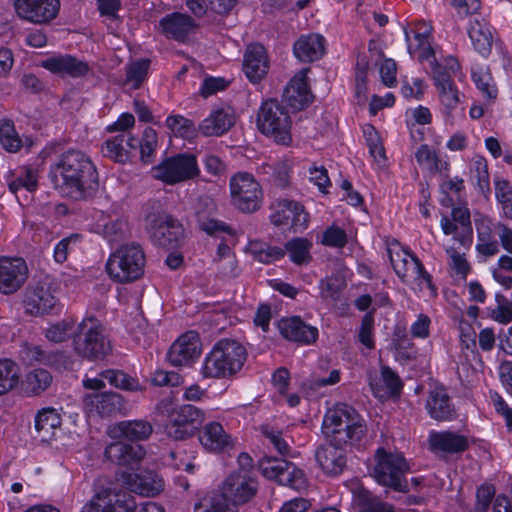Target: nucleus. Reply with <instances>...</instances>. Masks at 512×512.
<instances>
[{
    "label": "nucleus",
    "mask_w": 512,
    "mask_h": 512,
    "mask_svg": "<svg viewBox=\"0 0 512 512\" xmlns=\"http://www.w3.org/2000/svg\"><path fill=\"white\" fill-rule=\"evenodd\" d=\"M50 175L57 186L74 200L90 196L98 187V173L90 158L81 151L64 153L51 166Z\"/></svg>",
    "instance_id": "1"
},
{
    "label": "nucleus",
    "mask_w": 512,
    "mask_h": 512,
    "mask_svg": "<svg viewBox=\"0 0 512 512\" xmlns=\"http://www.w3.org/2000/svg\"><path fill=\"white\" fill-rule=\"evenodd\" d=\"M322 430L332 443L346 445L360 442L366 427L356 409L347 404H337L326 412Z\"/></svg>",
    "instance_id": "2"
},
{
    "label": "nucleus",
    "mask_w": 512,
    "mask_h": 512,
    "mask_svg": "<svg viewBox=\"0 0 512 512\" xmlns=\"http://www.w3.org/2000/svg\"><path fill=\"white\" fill-rule=\"evenodd\" d=\"M246 360V350L235 340L218 341L205 357L201 373L205 378H222L238 372Z\"/></svg>",
    "instance_id": "3"
},
{
    "label": "nucleus",
    "mask_w": 512,
    "mask_h": 512,
    "mask_svg": "<svg viewBox=\"0 0 512 512\" xmlns=\"http://www.w3.org/2000/svg\"><path fill=\"white\" fill-rule=\"evenodd\" d=\"M146 257L142 246L131 242L118 247L108 258L106 271L118 283H130L144 274Z\"/></svg>",
    "instance_id": "4"
},
{
    "label": "nucleus",
    "mask_w": 512,
    "mask_h": 512,
    "mask_svg": "<svg viewBox=\"0 0 512 512\" xmlns=\"http://www.w3.org/2000/svg\"><path fill=\"white\" fill-rule=\"evenodd\" d=\"M73 348L80 357L90 361L102 360L111 351L101 324L94 317L83 319L73 335Z\"/></svg>",
    "instance_id": "5"
},
{
    "label": "nucleus",
    "mask_w": 512,
    "mask_h": 512,
    "mask_svg": "<svg viewBox=\"0 0 512 512\" xmlns=\"http://www.w3.org/2000/svg\"><path fill=\"white\" fill-rule=\"evenodd\" d=\"M375 456L373 476L376 482L397 492H408L406 474L409 465L404 456L401 453L387 452L383 448H379Z\"/></svg>",
    "instance_id": "6"
},
{
    "label": "nucleus",
    "mask_w": 512,
    "mask_h": 512,
    "mask_svg": "<svg viewBox=\"0 0 512 512\" xmlns=\"http://www.w3.org/2000/svg\"><path fill=\"white\" fill-rule=\"evenodd\" d=\"M257 127L278 144L289 145L292 141L290 115L277 100L262 103L257 114Z\"/></svg>",
    "instance_id": "7"
},
{
    "label": "nucleus",
    "mask_w": 512,
    "mask_h": 512,
    "mask_svg": "<svg viewBox=\"0 0 512 512\" xmlns=\"http://www.w3.org/2000/svg\"><path fill=\"white\" fill-rule=\"evenodd\" d=\"M391 265L396 275L407 285L416 284L419 290H433L430 274L424 269L421 261L408 249L398 245L387 250Z\"/></svg>",
    "instance_id": "8"
},
{
    "label": "nucleus",
    "mask_w": 512,
    "mask_h": 512,
    "mask_svg": "<svg viewBox=\"0 0 512 512\" xmlns=\"http://www.w3.org/2000/svg\"><path fill=\"white\" fill-rule=\"evenodd\" d=\"M152 177L167 185H175L195 179L200 175L197 157L191 153H178L154 166Z\"/></svg>",
    "instance_id": "9"
},
{
    "label": "nucleus",
    "mask_w": 512,
    "mask_h": 512,
    "mask_svg": "<svg viewBox=\"0 0 512 512\" xmlns=\"http://www.w3.org/2000/svg\"><path fill=\"white\" fill-rule=\"evenodd\" d=\"M231 202L234 207L245 213L258 210L262 203V189L249 173L242 172L230 179Z\"/></svg>",
    "instance_id": "10"
},
{
    "label": "nucleus",
    "mask_w": 512,
    "mask_h": 512,
    "mask_svg": "<svg viewBox=\"0 0 512 512\" xmlns=\"http://www.w3.org/2000/svg\"><path fill=\"white\" fill-rule=\"evenodd\" d=\"M204 412L191 404L175 406L168 416L165 432L174 440H183L193 435L204 420Z\"/></svg>",
    "instance_id": "11"
},
{
    "label": "nucleus",
    "mask_w": 512,
    "mask_h": 512,
    "mask_svg": "<svg viewBox=\"0 0 512 512\" xmlns=\"http://www.w3.org/2000/svg\"><path fill=\"white\" fill-rule=\"evenodd\" d=\"M271 209L272 224L280 227L283 231L301 233L308 227V213L304 210L303 205L296 201L279 199L271 205Z\"/></svg>",
    "instance_id": "12"
},
{
    "label": "nucleus",
    "mask_w": 512,
    "mask_h": 512,
    "mask_svg": "<svg viewBox=\"0 0 512 512\" xmlns=\"http://www.w3.org/2000/svg\"><path fill=\"white\" fill-rule=\"evenodd\" d=\"M259 468L263 476L275 480L280 485L289 486L295 490L306 486V478L301 469L285 459L267 457L260 461Z\"/></svg>",
    "instance_id": "13"
},
{
    "label": "nucleus",
    "mask_w": 512,
    "mask_h": 512,
    "mask_svg": "<svg viewBox=\"0 0 512 512\" xmlns=\"http://www.w3.org/2000/svg\"><path fill=\"white\" fill-rule=\"evenodd\" d=\"M257 492V482L251 473L232 472L223 482L220 494L236 509L249 502Z\"/></svg>",
    "instance_id": "14"
},
{
    "label": "nucleus",
    "mask_w": 512,
    "mask_h": 512,
    "mask_svg": "<svg viewBox=\"0 0 512 512\" xmlns=\"http://www.w3.org/2000/svg\"><path fill=\"white\" fill-rule=\"evenodd\" d=\"M135 498L122 490H103L97 493L81 512H134Z\"/></svg>",
    "instance_id": "15"
},
{
    "label": "nucleus",
    "mask_w": 512,
    "mask_h": 512,
    "mask_svg": "<svg viewBox=\"0 0 512 512\" xmlns=\"http://www.w3.org/2000/svg\"><path fill=\"white\" fill-rule=\"evenodd\" d=\"M157 29L168 40L186 43L197 33L199 25L187 13L171 12L159 20Z\"/></svg>",
    "instance_id": "16"
},
{
    "label": "nucleus",
    "mask_w": 512,
    "mask_h": 512,
    "mask_svg": "<svg viewBox=\"0 0 512 512\" xmlns=\"http://www.w3.org/2000/svg\"><path fill=\"white\" fill-rule=\"evenodd\" d=\"M118 481L128 491L141 496L154 497L164 489L162 477L149 469L124 471L119 475Z\"/></svg>",
    "instance_id": "17"
},
{
    "label": "nucleus",
    "mask_w": 512,
    "mask_h": 512,
    "mask_svg": "<svg viewBox=\"0 0 512 512\" xmlns=\"http://www.w3.org/2000/svg\"><path fill=\"white\" fill-rule=\"evenodd\" d=\"M58 304V298L54 294L51 283L47 281L27 289L24 306L26 312L33 316H42L52 312Z\"/></svg>",
    "instance_id": "18"
},
{
    "label": "nucleus",
    "mask_w": 512,
    "mask_h": 512,
    "mask_svg": "<svg viewBox=\"0 0 512 512\" xmlns=\"http://www.w3.org/2000/svg\"><path fill=\"white\" fill-rule=\"evenodd\" d=\"M85 409L102 418L112 417L125 410L124 398L116 392H93L83 397Z\"/></svg>",
    "instance_id": "19"
},
{
    "label": "nucleus",
    "mask_w": 512,
    "mask_h": 512,
    "mask_svg": "<svg viewBox=\"0 0 512 512\" xmlns=\"http://www.w3.org/2000/svg\"><path fill=\"white\" fill-rule=\"evenodd\" d=\"M17 14L33 23H45L54 19L59 11V0H15Z\"/></svg>",
    "instance_id": "20"
},
{
    "label": "nucleus",
    "mask_w": 512,
    "mask_h": 512,
    "mask_svg": "<svg viewBox=\"0 0 512 512\" xmlns=\"http://www.w3.org/2000/svg\"><path fill=\"white\" fill-rule=\"evenodd\" d=\"M28 268L22 258H0V292L12 294L26 281Z\"/></svg>",
    "instance_id": "21"
},
{
    "label": "nucleus",
    "mask_w": 512,
    "mask_h": 512,
    "mask_svg": "<svg viewBox=\"0 0 512 512\" xmlns=\"http://www.w3.org/2000/svg\"><path fill=\"white\" fill-rule=\"evenodd\" d=\"M152 240L159 246L173 249L184 238V228L170 216L155 218L149 229Z\"/></svg>",
    "instance_id": "22"
},
{
    "label": "nucleus",
    "mask_w": 512,
    "mask_h": 512,
    "mask_svg": "<svg viewBox=\"0 0 512 512\" xmlns=\"http://www.w3.org/2000/svg\"><path fill=\"white\" fill-rule=\"evenodd\" d=\"M198 334L189 331L181 335L170 347L167 358L176 367L190 365L200 355Z\"/></svg>",
    "instance_id": "23"
},
{
    "label": "nucleus",
    "mask_w": 512,
    "mask_h": 512,
    "mask_svg": "<svg viewBox=\"0 0 512 512\" xmlns=\"http://www.w3.org/2000/svg\"><path fill=\"white\" fill-rule=\"evenodd\" d=\"M345 445L332 443L319 446L315 451V459L322 471L329 476L341 474L346 467Z\"/></svg>",
    "instance_id": "24"
},
{
    "label": "nucleus",
    "mask_w": 512,
    "mask_h": 512,
    "mask_svg": "<svg viewBox=\"0 0 512 512\" xmlns=\"http://www.w3.org/2000/svg\"><path fill=\"white\" fill-rule=\"evenodd\" d=\"M40 66L62 77L78 78L85 76L89 71V66L86 62L70 54L53 55L42 60Z\"/></svg>",
    "instance_id": "25"
},
{
    "label": "nucleus",
    "mask_w": 512,
    "mask_h": 512,
    "mask_svg": "<svg viewBox=\"0 0 512 512\" xmlns=\"http://www.w3.org/2000/svg\"><path fill=\"white\" fill-rule=\"evenodd\" d=\"M458 63L455 60L449 62V70L441 65H436L433 69L434 84L438 90L439 98L447 110L454 109L459 103V93L453 80L451 71H455Z\"/></svg>",
    "instance_id": "26"
},
{
    "label": "nucleus",
    "mask_w": 512,
    "mask_h": 512,
    "mask_svg": "<svg viewBox=\"0 0 512 512\" xmlns=\"http://www.w3.org/2000/svg\"><path fill=\"white\" fill-rule=\"evenodd\" d=\"M428 445L434 454H459L468 449L469 440L466 436L452 431H431Z\"/></svg>",
    "instance_id": "27"
},
{
    "label": "nucleus",
    "mask_w": 512,
    "mask_h": 512,
    "mask_svg": "<svg viewBox=\"0 0 512 512\" xmlns=\"http://www.w3.org/2000/svg\"><path fill=\"white\" fill-rule=\"evenodd\" d=\"M278 327L285 339L299 344L310 345L318 338V329L305 323L300 317L281 319Z\"/></svg>",
    "instance_id": "28"
},
{
    "label": "nucleus",
    "mask_w": 512,
    "mask_h": 512,
    "mask_svg": "<svg viewBox=\"0 0 512 512\" xmlns=\"http://www.w3.org/2000/svg\"><path fill=\"white\" fill-rule=\"evenodd\" d=\"M201 445L210 452H225L234 447V440L218 422H209L199 435Z\"/></svg>",
    "instance_id": "29"
},
{
    "label": "nucleus",
    "mask_w": 512,
    "mask_h": 512,
    "mask_svg": "<svg viewBox=\"0 0 512 512\" xmlns=\"http://www.w3.org/2000/svg\"><path fill=\"white\" fill-rule=\"evenodd\" d=\"M268 59L266 50L261 44L249 45L243 61V71L247 78L253 82H259L268 72Z\"/></svg>",
    "instance_id": "30"
},
{
    "label": "nucleus",
    "mask_w": 512,
    "mask_h": 512,
    "mask_svg": "<svg viewBox=\"0 0 512 512\" xmlns=\"http://www.w3.org/2000/svg\"><path fill=\"white\" fill-rule=\"evenodd\" d=\"M105 457L119 466L139 464L145 456V450L140 445L125 442H113L105 449Z\"/></svg>",
    "instance_id": "31"
},
{
    "label": "nucleus",
    "mask_w": 512,
    "mask_h": 512,
    "mask_svg": "<svg viewBox=\"0 0 512 512\" xmlns=\"http://www.w3.org/2000/svg\"><path fill=\"white\" fill-rule=\"evenodd\" d=\"M468 35L474 49L480 55L483 57L490 55L494 42V30L484 18L476 16L471 20Z\"/></svg>",
    "instance_id": "32"
},
{
    "label": "nucleus",
    "mask_w": 512,
    "mask_h": 512,
    "mask_svg": "<svg viewBox=\"0 0 512 512\" xmlns=\"http://www.w3.org/2000/svg\"><path fill=\"white\" fill-rule=\"evenodd\" d=\"M283 101L294 110H302L311 102V93L304 72L298 73L290 80L284 89Z\"/></svg>",
    "instance_id": "33"
},
{
    "label": "nucleus",
    "mask_w": 512,
    "mask_h": 512,
    "mask_svg": "<svg viewBox=\"0 0 512 512\" xmlns=\"http://www.w3.org/2000/svg\"><path fill=\"white\" fill-rule=\"evenodd\" d=\"M326 40L318 33L302 35L293 46L294 55L302 62H313L325 54Z\"/></svg>",
    "instance_id": "34"
},
{
    "label": "nucleus",
    "mask_w": 512,
    "mask_h": 512,
    "mask_svg": "<svg viewBox=\"0 0 512 512\" xmlns=\"http://www.w3.org/2000/svg\"><path fill=\"white\" fill-rule=\"evenodd\" d=\"M426 409L428 414L437 421L451 420L455 415L454 405L443 387H436L429 391Z\"/></svg>",
    "instance_id": "35"
},
{
    "label": "nucleus",
    "mask_w": 512,
    "mask_h": 512,
    "mask_svg": "<svg viewBox=\"0 0 512 512\" xmlns=\"http://www.w3.org/2000/svg\"><path fill=\"white\" fill-rule=\"evenodd\" d=\"M138 139L130 134L122 133L104 142L102 152L105 157L118 163H126L130 158V150H136Z\"/></svg>",
    "instance_id": "36"
},
{
    "label": "nucleus",
    "mask_w": 512,
    "mask_h": 512,
    "mask_svg": "<svg viewBox=\"0 0 512 512\" xmlns=\"http://www.w3.org/2000/svg\"><path fill=\"white\" fill-rule=\"evenodd\" d=\"M235 123L232 112L226 109L213 110L200 124L199 131L203 136H221Z\"/></svg>",
    "instance_id": "37"
},
{
    "label": "nucleus",
    "mask_w": 512,
    "mask_h": 512,
    "mask_svg": "<svg viewBox=\"0 0 512 512\" xmlns=\"http://www.w3.org/2000/svg\"><path fill=\"white\" fill-rule=\"evenodd\" d=\"M61 426V417L54 408H44L35 418L37 437L42 442L52 440Z\"/></svg>",
    "instance_id": "38"
},
{
    "label": "nucleus",
    "mask_w": 512,
    "mask_h": 512,
    "mask_svg": "<svg viewBox=\"0 0 512 512\" xmlns=\"http://www.w3.org/2000/svg\"><path fill=\"white\" fill-rule=\"evenodd\" d=\"M115 430L129 441H145L153 433L152 424L145 419L124 420L116 424Z\"/></svg>",
    "instance_id": "39"
},
{
    "label": "nucleus",
    "mask_w": 512,
    "mask_h": 512,
    "mask_svg": "<svg viewBox=\"0 0 512 512\" xmlns=\"http://www.w3.org/2000/svg\"><path fill=\"white\" fill-rule=\"evenodd\" d=\"M99 376L105 379L111 386L124 391H140L142 387L137 379L118 369L101 371Z\"/></svg>",
    "instance_id": "40"
},
{
    "label": "nucleus",
    "mask_w": 512,
    "mask_h": 512,
    "mask_svg": "<svg viewBox=\"0 0 512 512\" xmlns=\"http://www.w3.org/2000/svg\"><path fill=\"white\" fill-rule=\"evenodd\" d=\"M194 512H238V509L229 504L223 495L214 493L195 503Z\"/></svg>",
    "instance_id": "41"
},
{
    "label": "nucleus",
    "mask_w": 512,
    "mask_h": 512,
    "mask_svg": "<svg viewBox=\"0 0 512 512\" xmlns=\"http://www.w3.org/2000/svg\"><path fill=\"white\" fill-rule=\"evenodd\" d=\"M0 143L9 153H16L24 146L11 120L4 119L0 122Z\"/></svg>",
    "instance_id": "42"
},
{
    "label": "nucleus",
    "mask_w": 512,
    "mask_h": 512,
    "mask_svg": "<svg viewBox=\"0 0 512 512\" xmlns=\"http://www.w3.org/2000/svg\"><path fill=\"white\" fill-rule=\"evenodd\" d=\"M18 381V365L10 359H0V395L12 390L18 384Z\"/></svg>",
    "instance_id": "43"
},
{
    "label": "nucleus",
    "mask_w": 512,
    "mask_h": 512,
    "mask_svg": "<svg viewBox=\"0 0 512 512\" xmlns=\"http://www.w3.org/2000/svg\"><path fill=\"white\" fill-rule=\"evenodd\" d=\"M431 30V26L425 22L418 23L417 30L414 32V41L416 42L415 45L411 42L409 32L405 30V38L408 44V51L411 55L416 51H422L421 56L431 52L430 44L428 41Z\"/></svg>",
    "instance_id": "44"
},
{
    "label": "nucleus",
    "mask_w": 512,
    "mask_h": 512,
    "mask_svg": "<svg viewBox=\"0 0 512 512\" xmlns=\"http://www.w3.org/2000/svg\"><path fill=\"white\" fill-rule=\"evenodd\" d=\"M158 146V137L156 131L151 127H146L142 137L138 139L140 149V159L144 163H151L154 160L156 149Z\"/></svg>",
    "instance_id": "45"
},
{
    "label": "nucleus",
    "mask_w": 512,
    "mask_h": 512,
    "mask_svg": "<svg viewBox=\"0 0 512 512\" xmlns=\"http://www.w3.org/2000/svg\"><path fill=\"white\" fill-rule=\"evenodd\" d=\"M312 244L305 238H294L285 245L290 259L295 264H303L310 260V248Z\"/></svg>",
    "instance_id": "46"
},
{
    "label": "nucleus",
    "mask_w": 512,
    "mask_h": 512,
    "mask_svg": "<svg viewBox=\"0 0 512 512\" xmlns=\"http://www.w3.org/2000/svg\"><path fill=\"white\" fill-rule=\"evenodd\" d=\"M168 128L179 137L192 139L196 136L197 129L190 119L181 115H172L166 119Z\"/></svg>",
    "instance_id": "47"
},
{
    "label": "nucleus",
    "mask_w": 512,
    "mask_h": 512,
    "mask_svg": "<svg viewBox=\"0 0 512 512\" xmlns=\"http://www.w3.org/2000/svg\"><path fill=\"white\" fill-rule=\"evenodd\" d=\"M471 179L483 195L486 196L490 192L488 167L484 158L474 159L471 167Z\"/></svg>",
    "instance_id": "48"
},
{
    "label": "nucleus",
    "mask_w": 512,
    "mask_h": 512,
    "mask_svg": "<svg viewBox=\"0 0 512 512\" xmlns=\"http://www.w3.org/2000/svg\"><path fill=\"white\" fill-rule=\"evenodd\" d=\"M319 242L327 247L342 249L348 243V235L344 229L333 224L322 232Z\"/></svg>",
    "instance_id": "49"
},
{
    "label": "nucleus",
    "mask_w": 512,
    "mask_h": 512,
    "mask_svg": "<svg viewBox=\"0 0 512 512\" xmlns=\"http://www.w3.org/2000/svg\"><path fill=\"white\" fill-rule=\"evenodd\" d=\"M52 382L50 372L45 369H34L26 378L27 390L34 395H39L45 391Z\"/></svg>",
    "instance_id": "50"
},
{
    "label": "nucleus",
    "mask_w": 512,
    "mask_h": 512,
    "mask_svg": "<svg viewBox=\"0 0 512 512\" xmlns=\"http://www.w3.org/2000/svg\"><path fill=\"white\" fill-rule=\"evenodd\" d=\"M150 61L141 59L126 65V83H130L134 89H138L146 79Z\"/></svg>",
    "instance_id": "51"
},
{
    "label": "nucleus",
    "mask_w": 512,
    "mask_h": 512,
    "mask_svg": "<svg viewBox=\"0 0 512 512\" xmlns=\"http://www.w3.org/2000/svg\"><path fill=\"white\" fill-rule=\"evenodd\" d=\"M496 199L501 204L503 213L512 219V186L505 179L495 180Z\"/></svg>",
    "instance_id": "52"
},
{
    "label": "nucleus",
    "mask_w": 512,
    "mask_h": 512,
    "mask_svg": "<svg viewBox=\"0 0 512 512\" xmlns=\"http://www.w3.org/2000/svg\"><path fill=\"white\" fill-rule=\"evenodd\" d=\"M358 512H394V508L363 491L358 496Z\"/></svg>",
    "instance_id": "53"
},
{
    "label": "nucleus",
    "mask_w": 512,
    "mask_h": 512,
    "mask_svg": "<svg viewBox=\"0 0 512 512\" xmlns=\"http://www.w3.org/2000/svg\"><path fill=\"white\" fill-rule=\"evenodd\" d=\"M493 278L505 288L512 286V256L502 255L497 261V267L492 270Z\"/></svg>",
    "instance_id": "54"
},
{
    "label": "nucleus",
    "mask_w": 512,
    "mask_h": 512,
    "mask_svg": "<svg viewBox=\"0 0 512 512\" xmlns=\"http://www.w3.org/2000/svg\"><path fill=\"white\" fill-rule=\"evenodd\" d=\"M250 250L255 258L262 263H271L282 258L284 250L278 247H270L263 243H251Z\"/></svg>",
    "instance_id": "55"
},
{
    "label": "nucleus",
    "mask_w": 512,
    "mask_h": 512,
    "mask_svg": "<svg viewBox=\"0 0 512 512\" xmlns=\"http://www.w3.org/2000/svg\"><path fill=\"white\" fill-rule=\"evenodd\" d=\"M73 321L64 319L49 326L45 331L46 338L54 343H61L68 339L73 331Z\"/></svg>",
    "instance_id": "56"
},
{
    "label": "nucleus",
    "mask_w": 512,
    "mask_h": 512,
    "mask_svg": "<svg viewBox=\"0 0 512 512\" xmlns=\"http://www.w3.org/2000/svg\"><path fill=\"white\" fill-rule=\"evenodd\" d=\"M396 360L406 363L416 358L417 351L414 343L405 335L398 337L394 342Z\"/></svg>",
    "instance_id": "57"
},
{
    "label": "nucleus",
    "mask_w": 512,
    "mask_h": 512,
    "mask_svg": "<svg viewBox=\"0 0 512 512\" xmlns=\"http://www.w3.org/2000/svg\"><path fill=\"white\" fill-rule=\"evenodd\" d=\"M344 285L336 278H325L319 282L320 295L325 300L337 301Z\"/></svg>",
    "instance_id": "58"
},
{
    "label": "nucleus",
    "mask_w": 512,
    "mask_h": 512,
    "mask_svg": "<svg viewBox=\"0 0 512 512\" xmlns=\"http://www.w3.org/2000/svg\"><path fill=\"white\" fill-rule=\"evenodd\" d=\"M373 329L374 317L371 313H367L362 318L358 340L368 349L374 348Z\"/></svg>",
    "instance_id": "59"
},
{
    "label": "nucleus",
    "mask_w": 512,
    "mask_h": 512,
    "mask_svg": "<svg viewBox=\"0 0 512 512\" xmlns=\"http://www.w3.org/2000/svg\"><path fill=\"white\" fill-rule=\"evenodd\" d=\"M81 236L79 234H71L68 237L63 238L54 247V259L58 263H63L67 260L68 253L72 250L73 246L80 241Z\"/></svg>",
    "instance_id": "60"
},
{
    "label": "nucleus",
    "mask_w": 512,
    "mask_h": 512,
    "mask_svg": "<svg viewBox=\"0 0 512 512\" xmlns=\"http://www.w3.org/2000/svg\"><path fill=\"white\" fill-rule=\"evenodd\" d=\"M151 381L155 386L177 387L182 383V377L174 371L158 369L153 373Z\"/></svg>",
    "instance_id": "61"
},
{
    "label": "nucleus",
    "mask_w": 512,
    "mask_h": 512,
    "mask_svg": "<svg viewBox=\"0 0 512 512\" xmlns=\"http://www.w3.org/2000/svg\"><path fill=\"white\" fill-rule=\"evenodd\" d=\"M217 257L219 260H225L229 269L224 267L222 273L225 276L235 277L238 275L235 257L231 254L230 247L225 243L221 242L217 248Z\"/></svg>",
    "instance_id": "62"
},
{
    "label": "nucleus",
    "mask_w": 512,
    "mask_h": 512,
    "mask_svg": "<svg viewBox=\"0 0 512 512\" xmlns=\"http://www.w3.org/2000/svg\"><path fill=\"white\" fill-rule=\"evenodd\" d=\"M472 79L476 87L483 93L486 98H496L497 90L493 85H491V77L489 74L473 71Z\"/></svg>",
    "instance_id": "63"
},
{
    "label": "nucleus",
    "mask_w": 512,
    "mask_h": 512,
    "mask_svg": "<svg viewBox=\"0 0 512 512\" xmlns=\"http://www.w3.org/2000/svg\"><path fill=\"white\" fill-rule=\"evenodd\" d=\"M490 401L496 412L502 415L506 420V425L512 429V408H510L503 397L496 391H489Z\"/></svg>",
    "instance_id": "64"
}]
</instances>
